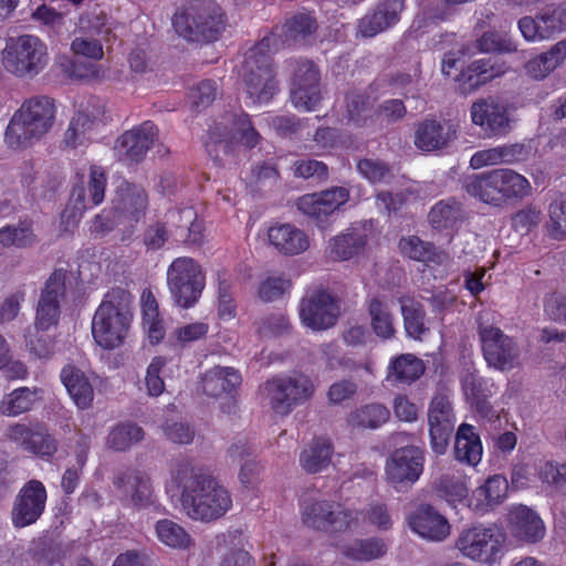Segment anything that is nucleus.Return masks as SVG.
I'll list each match as a JSON object with an SVG mask.
<instances>
[{
  "mask_svg": "<svg viewBox=\"0 0 566 566\" xmlns=\"http://www.w3.org/2000/svg\"><path fill=\"white\" fill-rule=\"evenodd\" d=\"M172 481L180 490L181 507L191 520L212 522L222 517L231 507L232 501L227 489L188 460L177 462Z\"/></svg>",
  "mask_w": 566,
  "mask_h": 566,
  "instance_id": "nucleus-1",
  "label": "nucleus"
},
{
  "mask_svg": "<svg viewBox=\"0 0 566 566\" xmlns=\"http://www.w3.org/2000/svg\"><path fill=\"white\" fill-rule=\"evenodd\" d=\"M133 319V297L123 289L111 290L92 319V335L104 349L120 346Z\"/></svg>",
  "mask_w": 566,
  "mask_h": 566,
  "instance_id": "nucleus-2",
  "label": "nucleus"
},
{
  "mask_svg": "<svg viewBox=\"0 0 566 566\" xmlns=\"http://www.w3.org/2000/svg\"><path fill=\"white\" fill-rule=\"evenodd\" d=\"M55 112V103L48 96L25 99L7 126L4 143L18 149L41 139L53 127Z\"/></svg>",
  "mask_w": 566,
  "mask_h": 566,
  "instance_id": "nucleus-3",
  "label": "nucleus"
},
{
  "mask_svg": "<svg viewBox=\"0 0 566 566\" xmlns=\"http://www.w3.org/2000/svg\"><path fill=\"white\" fill-rule=\"evenodd\" d=\"M469 196L494 207L523 199L531 195L526 177L509 168H496L470 176L464 184Z\"/></svg>",
  "mask_w": 566,
  "mask_h": 566,
  "instance_id": "nucleus-4",
  "label": "nucleus"
},
{
  "mask_svg": "<svg viewBox=\"0 0 566 566\" xmlns=\"http://www.w3.org/2000/svg\"><path fill=\"white\" fill-rule=\"evenodd\" d=\"M361 518V511L329 500L308 501L301 509L302 523L311 530L324 533L355 531L359 527Z\"/></svg>",
  "mask_w": 566,
  "mask_h": 566,
  "instance_id": "nucleus-5",
  "label": "nucleus"
},
{
  "mask_svg": "<svg viewBox=\"0 0 566 566\" xmlns=\"http://www.w3.org/2000/svg\"><path fill=\"white\" fill-rule=\"evenodd\" d=\"M48 60V46L40 38H7L1 52L4 69L19 77L39 74Z\"/></svg>",
  "mask_w": 566,
  "mask_h": 566,
  "instance_id": "nucleus-6",
  "label": "nucleus"
},
{
  "mask_svg": "<svg viewBox=\"0 0 566 566\" xmlns=\"http://www.w3.org/2000/svg\"><path fill=\"white\" fill-rule=\"evenodd\" d=\"M264 390L272 410L276 415L287 416L313 397L315 386L307 375L300 373L273 377L264 384Z\"/></svg>",
  "mask_w": 566,
  "mask_h": 566,
  "instance_id": "nucleus-7",
  "label": "nucleus"
},
{
  "mask_svg": "<svg viewBox=\"0 0 566 566\" xmlns=\"http://www.w3.org/2000/svg\"><path fill=\"white\" fill-rule=\"evenodd\" d=\"M270 42L271 38H261L253 48H250V101L252 104H268L279 91L270 54Z\"/></svg>",
  "mask_w": 566,
  "mask_h": 566,
  "instance_id": "nucleus-8",
  "label": "nucleus"
},
{
  "mask_svg": "<svg viewBox=\"0 0 566 566\" xmlns=\"http://www.w3.org/2000/svg\"><path fill=\"white\" fill-rule=\"evenodd\" d=\"M167 284L176 304L188 308L199 300L205 275L195 260L177 258L167 270Z\"/></svg>",
  "mask_w": 566,
  "mask_h": 566,
  "instance_id": "nucleus-9",
  "label": "nucleus"
},
{
  "mask_svg": "<svg viewBox=\"0 0 566 566\" xmlns=\"http://www.w3.org/2000/svg\"><path fill=\"white\" fill-rule=\"evenodd\" d=\"M478 335L483 357L489 366L505 371L518 364L521 350L517 343L500 327L479 323Z\"/></svg>",
  "mask_w": 566,
  "mask_h": 566,
  "instance_id": "nucleus-10",
  "label": "nucleus"
},
{
  "mask_svg": "<svg viewBox=\"0 0 566 566\" xmlns=\"http://www.w3.org/2000/svg\"><path fill=\"white\" fill-rule=\"evenodd\" d=\"M424 452L416 446L396 449L386 461V481L396 491L411 488L423 473Z\"/></svg>",
  "mask_w": 566,
  "mask_h": 566,
  "instance_id": "nucleus-11",
  "label": "nucleus"
},
{
  "mask_svg": "<svg viewBox=\"0 0 566 566\" xmlns=\"http://www.w3.org/2000/svg\"><path fill=\"white\" fill-rule=\"evenodd\" d=\"M74 59L59 55L55 60L61 72L71 80H93L99 77V66L93 62H81L78 57L101 60L104 55L103 43L97 38H74L71 42Z\"/></svg>",
  "mask_w": 566,
  "mask_h": 566,
  "instance_id": "nucleus-12",
  "label": "nucleus"
},
{
  "mask_svg": "<svg viewBox=\"0 0 566 566\" xmlns=\"http://www.w3.org/2000/svg\"><path fill=\"white\" fill-rule=\"evenodd\" d=\"M172 25L178 35H218L227 29L224 13L218 6L180 10L172 17Z\"/></svg>",
  "mask_w": 566,
  "mask_h": 566,
  "instance_id": "nucleus-13",
  "label": "nucleus"
},
{
  "mask_svg": "<svg viewBox=\"0 0 566 566\" xmlns=\"http://www.w3.org/2000/svg\"><path fill=\"white\" fill-rule=\"evenodd\" d=\"M455 547L464 557L491 565L500 556L501 539L494 528L475 525L461 531Z\"/></svg>",
  "mask_w": 566,
  "mask_h": 566,
  "instance_id": "nucleus-14",
  "label": "nucleus"
},
{
  "mask_svg": "<svg viewBox=\"0 0 566 566\" xmlns=\"http://www.w3.org/2000/svg\"><path fill=\"white\" fill-rule=\"evenodd\" d=\"M318 67L308 60L296 62L291 88V101L302 112L314 111L322 99Z\"/></svg>",
  "mask_w": 566,
  "mask_h": 566,
  "instance_id": "nucleus-15",
  "label": "nucleus"
},
{
  "mask_svg": "<svg viewBox=\"0 0 566 566\" xmlns=\"http://www.w3.org/2000/svg\"><path fill=\"white\" fill-rule=\"evenodd\" d=\"M430 444L437 454H443L455 426L452 403L443 394L434 395L428 408Z\"/></svg>",
  "mask_w": 566,
  "mask_h": 566,
  "instance_id": "nucleus-16",
  "label": "nucleus"
},
{
  "mask_svg": "<svg viewBox=\"0 0 566 566\" xmlns=\"http://www.w3.org/2000/svg\"><path fill=\"white\" fill-rule=\"evenodd\" d=\"M65 281L64 270H55L46 280L38 302L34 321L36 328L50 329L57 325L61 304L65 298Z\"/></svg>",
  "mask_w": 566,
  "mask_h": 566,
  "instance_id": "nucleus-17",
  "label": "nucleus"
},
{
  "mask_svg": "<svg viewBox=\"0 0 566 566\" xmlns=\"http://www.w3.org/2000/svg\"><path fill=\"white\" fill-rule=\"evenodd\" d=\"M470 114L472 123L489 137H502L511 130L509 108L494 97L475 101Z\"/></svg>",
  "mask_w": 566,
  "mask_h": 566,
  "instance_id": "nucleus-18",
  "label": "nucleus"
},
{
  "mask_svg": "<svg viewBox=\"0 0 566 566\" xmlns=\"http://www.w3.org/2000/svg\"><path fill=\"white\" fill-rule=\"evenodd\" d=\"M46 490L38 480H31L19 491L14 499L11 520L15 527L34 524L45 509Z\"/></svg>",
  "mask_w": 566,
  "mask_h": 566,
  "instance_id": "nucleus-19",
  "label": "nucleus"
},
{
  "mask_svg": "<svg viewBox=\"0 0 566 566\" xmlns=\"http://www.w3.org/2000/svg\"><path fill=\"white\" fill-rule=\"evenodd\" d=\"M113 483L122 500L133 507L143 509L155 503L150 478L144 471L125 470L114 478Z\"/></svg>",
  "mask_w": 566,
  "mask_h": 566,
  "instance_id": "nucleus-20",
  "label": "nucleus"
},
{
  "mask_svg": "<svg viewBox=\"0 0 566 566\" xmlns=\"http://www.w3.org/2000/svg\"><path fill=\"white\" fill-rule=\"evenodd\" d=\"M338 307L334 297L317 291L301 303L300 316L302 322L314 331L327 329L336 324Z\"/></svg>",
  "mask_w": 566,
  "mask_h": 566,
  "instance_id": "nucleus-21",
  "label": "nucleus"
},
{
  "mask_svg": "<svg viewBox=\"0 0 566 566\" xmlns=\"http://www.w3.org/2000/svg\"><path fill=\"white\" fill-rule=\"evenodd\" d=\"M157 135V127L149 120L125 132L116 140L115 149L118 157L128 163L143 160Z\"/></svg>",
  "mask_w": 566,
  "mask_h": 566,
  "instance_id": "nucleus-22",
  "label": "nucleus"
},
{
  "mask_svg": "<svg viewBox=\"0 0 566 566\" xmlns=\"http://www.w3.org/2000/svg\"><path fill=\"white\" fill-rule=\"evenodd\" d=\"M348 199L349 191L345 187H333L321 192L302 196L297 201V208L304 214L322 223Z\"/></svg>",
  "mask_w": 566,
  "mask_h": 566,
  "instance_id": "nucleus-23",
  "label": "nucleus"
},
{
  "mask_svg": "<svg viewBox=\"0 0 566 566\" xmlns=\"http://www.w3.org/2000/svg\"><path fill=\"white\" fill-rule=\"evenodd\" d=\"M504 73L502 65L493 57H482L462 66L454 76L457 90L469 95Z\"/></svg>",
  "mask_w": 566,
  "mask_h": 566,
  "instance_id": "nucleus-24",
  "label": "nucleus"
},
{
  "mask_svg": "<svg viewBox=\"0 0 566 566\" xmlns=\"http://www.w3.org/2000/svg\"><path fill=\"white\" fill-rule=\"evenodd\" d=\"M511 534L525 543L534 544L542 541L546 528L539 515L523 504L512 505L507 513Z\"/></svg>",
  "mask_w": 566,
  "mask_h": 566,
  "instance_id": "nucleus-25",
  "label": "nucleus"
},
{
  "mask_svg": "<svg viewBox=\"0 0 566 566\" xmlns=\"http://www.w3.org/2000/svg\"><path fill=\"white\" fill-rule=\"evenodd\" d=\"M457 132L450 120L424 119L416 128L415 145L424 151L441 149L457 138Z\"/></svg>",
  "mask_w": 566,
  "mask_h": 566,
  "instance_id": "nucleus-26",
  "label": "nucleus"
},
{
  "mask_svg": "<svg viewBox=\"0 0 566 566\" xmlns=\"http://www.w3.org/2000/svg\"><path fill=\"white\" fill-rule=\"evenodd\" d=\"M147 196L144 189L136 185L123 182L113 199V210L117 214L118 223L138 222L145 214Z\"/></svg>",
  "mask_w": 566,
  "mask_h": 566,
  "instance_id": "nucleus-27",
  "label": "nucleus"
},
{
  "mask_svg": "<svg viewBox=\"0 0 566 566\" xmlns=\"http://www.w3.org/2000/svg\"><path fill=\"white\" fill-rule=\"evenodd\" d=\"M408 524L419 536L431 541H443L450 533L448 520L429 504H421L413 511Z\"/></svg>",
  "mask_w": 566,
  "mask_h": 566,
  "instance_id": "nucleus-28",
  "label": "nucleus"
},
{
  "mask_svg": "<svg viewBox=\"0 0 566 566\" xmlns=\"http://www.w3.org/2000/svg\"><path fill=\"white\" fill-rule=\"evenodd\" d=\"M507 491L509 482L506 478L494 474L472 492L469 506L475 514L484 515L505 501Z\"/></svg>",
  "mask_w": 566,
  "mask_h": 566,
  "instance_id": "nucleus-29",
  "label": "nucleus"
},
{
  "mask_svg": "<svg viewBox=\"0 0 566 566\" xmlns=\"http://www.w3.org/2000/svg\"><path fill=\"white\" fill-rule=\"evenodd\" d=\"M405 8V0H381L375 9L359 21L361 35H377L387 31L399 21Z\"/></svg>",
  "mask_w": 566,
  "mask_h": 566,
  "instance_id": "nucleus-30",
  "label": "nucleus"
},
{
  "mask_svg": "<svg viewBox=\"0 0 566 566\" xmlns=\"http://www.w3.org/2000/svg\"><path fill=\"white\" fill-rule=\"evenodd\" d=\"M248 118L243 112L228 114L221 123L210 130V139L223 144V147L245 149L248 147Z\"/></svg>",
  "mask_w": 566,
  "mask_h": 566,
  "instance_id": "nucleus-31",
  "label": "nucleus"
},
{
  "mask_svg": "<svg viewBox=\"0 0 566 566\" xmlns=\"http://www.w3.org/2000/svg\"><path fill=\"white\" fill-rule=\"evenodd\" d=\"M242 378L233 367L214 366L202 374L201 390L212 398L231 395L241 384Z\"/></svg>",
  "mask_w": 566,
  "mask_h": 566,
  "instance_id": "nucleus-32",
  "label": "nucleus"
},
{
  "mask_svg": "<svg viewBox=\"0 0 566 566\" xmlns=\"http://www.w3.org/2000/svg\"><path fill=\"white\" fill-rule=\"evenodd\" d=\"M268 239L270 244L284 255L300 254L310 247L305 232L289 223L270 227Z\"/></svg>",
  "mask_w": 566,
  "mask_h": 566,
  "instance_id": "nucleus-33",
  "label": "nucleus"
},
{
  "mask_svg": "<svg viewBox=\"0 0 566 566\" xmlns=\"http://www.w3.org/2000/svg\"><path fill=\"white\" fill-rule=\"evenodd\" d=\"M399 248L405 255L424 263L430 269L444 265L449 261V254L446 251L437 248L431 242L421 240L417 235L401 238Z\"/></svg>",
  "mask_w": 566,
  "mask_h": 566,
  "instance_id": "nucleus-34",
  "label": "nucleus"
},
{
  "mask_svg": "<svg viewBox=\"0 0 566 566\" xmlns=\"http://www.w3.org/2000/svg\"><path fill=\"white\" fill-rule=\"evenodd\" d=\"M467 219L463 203L454 197L436 202L429 213L428 221L434 230H452Z\"/></svg>",
  "mask_w": 566,
  "mask_h": 566,
  "instance_id": "nucleus-35",
  "label": "nucleus"
},
{
  "mask_svg": "<svg viewBox=\"0 0 566 566\" xmlns=\"http://www.w3.org/2000/svg\"><path fill=\"white\" fill-rule=\"evenodd\" d=\"M334 453L332 441L324 437H315L300 453V465L308 474H316L327 469Z\"/></svg>",
  "mask_w": 566,
  "mask_h": 566,
  "instance_id": "nucleus-36",
  "label": "nucleus"
},
{
  "mask_svg": "<svg viewBox=\"0 0 566 566\" xmlns=\"http://www.w3.org/2000/svg\"><path fill=\"white\" fill-rule=\"evenodd\" d=\"M483 454L481 438L475 427L462 423L457 430L454 441V457L458 461L469 465H476Z\"/></svg>",
  "mask_w": 566,
  "mask_h": 566,
  "instance_id": "nucleus-37",
  "label": "nucleus"
},
{
  "mask_svg": "<svg viewBox=\"0 0 566 566\" xmlns=\"http://www.w3.org/2000/svg\"><path fill=\"white\" fill-rule=\"evenodd\" d=\"M422 359L413 354L394 357L387 368V380L394 385H410L424 374Z\"/></svg>",
  "mask_w": 566,
  "mask_h": 566,
  "instance_id": "nucleus-38",
  "label": "nucleus"
},
{
  "mask_svg": "<svg viewBox=\"0 0 566 566\" xmlns=\"http://www.w3.org/2000/svg\"><path fill=\"white\" fill-rule=\"evenodd\" d=\"M374 106L375 101L369 94L350 91L345 95V114L343 117L347 124L364 127L373 120L376 114Z\"/></svg>",
  "mask_w": 566,
  "mask_h": 566,
  "instance_id": "nucleus-39",
  "label": "nucleus"
},
{
  "mask_svg": "<svg viewBox=\"0 0 566 566\" xmlns=\"http://www.w3.org/2000/svg\"><path fill=\"white\" fill-rule=\"evenodd\" d=\"M61 380L75 405L86 409L93 401V387L82 370L74 366H65L61 371Z\"/></svg>",
  "mask_w": 566,
  "mask_h": 566,
  "instance_id": "nucleus-40",
  "label": "nucleus"
},
{
  "mask_svg": "<svg viewBox=\"0 0 566 566\" xmlns=\"http://www.w3.org/2000/svg\"><path fill=\"white\" fill-rule=\"evenodd\" d=\"M367 244V234L364 231L347 229L329 241V256L336 261H347L358 255Z\"/></svg>",
  "mask_w": 566,
  "mask_h": 566,
  "instance_id": "nucleus-41",
  "label": "nucleus"
},
{
  "mask_svg": "<svg viewBox=\"0 0 566 566\" xmlns=\"http://www.w3.org/2000/svg\"><path fill=\"white\" fill-rule=\"evenodd\" d=\"M566 59V39L557 42L548 51L536 55L525 64V72L534 80H544Z\"/></svg>",
  "mask_w": 566,
  "mask_h": 566,
  "instance_id": "nucleus-42",
  "label": "nucleus"
},
{
  "mask_svg": "<svg viewBox=\"0 0 566 566\" xmlns=\"http://www.w3.org/2000/svg\"><path fill=\"white\" fill-rule=\"evenodd\" d=\"M390 418L389 409L381 403H367L352 411L347 423L358 429H378Z\"/></svg>",
  "mask_w": 566,
  "mask_h": 566,
  "instance_id": "nucleus-43",
  "label": "nucleus"
},
{
  "mask_svg": "<svg viewBox=\"0 0 566 566\" xmlns=\"http://www.w3.org/2000/svg\"><path fill=\"white\" fill-rule=\"evenodd\" d=\"M36 242L38 237L30 220H22L0 229V244L4 248L28 249Z\"/></svg>",
  "mask_w": 566,
  "mask_h": 566,
  "instance_id": "nucleus-44",
  "label": "nucleus"
},
{
  "mask_svg": "<svg viewBox=\"0 0 566 566\" xmlns=\"http://www.w3.org/2000/svg\"><path fill=\"white\" fill-rule=\"evenodd\" d=\"M399 303L407 335L415 339H421L429 331L424 324L426 312L422 304L405 296L399 298Z\"/></svg>",
  "mask_w": 566,
  "mask_h": 566,
  "instance_id": "nucleus-45",
  "label": "nucleus"
},
{
  "mask_svg": "<svg viewBox=\"0 0 566 566\" xmlns=\"http://www.w3.org/2000/svg\"><path fill=\"white\" fill-rule=\"evenodd\" d=\"M386 552L387 545L378 537L357 539L343 548V553L346 557L358 562H369L384 556Z\"/></svg>",
  "mask_w": 566,
  "mask_h": 566,
  "instance_id": "nucleus-46",
  "label": "nucleus"
},
{
  "mask_svg": "<svg viewBox=\"0 0 566 566\" xmlns=\"http://www.w3.org/2000/svg\"><path fill=\"white\" fill-rule=\"evenodd\" d=\"M156 536L166 546L186 549L192 545L191 536L187 531L171 520H160L155 525Z\"/></svg>",
  "mask_w": 566,
  "mask_h": 566,
  "instance_id": "nucleus-47",
  "label": "nucleus"
},
{
  "mask_svg": "<svg viewBox=\"0 0 566 566\" xmlns=\"http://www.w3.org/2000/svg\"><path fill=\"white\" fill-rule=\"evenodd\" d=\"M145 432L136 423L126 422L113 428L107 436V446L115 451H126L144 439Z\"/></svg>",
  "mask_w": 566,
  "mask_h": 566,
  "instance_id": "nucleus-48",
  "label": "nucleus"
},
{
  "mask_svg": "<svg viewBox=\"0 0 566 566\" xmlns=\"http://www.w3.org/2000/svg\"><path fill=\"white\" fill-rule=\"evenodd\" d=\"M36 401V391L21 387L8 394L0 401V412L3 416L15 417L29 411Z\"/></svg>",
  "mask_w": 566,
  "mask_h": 566,
  "instance_id": "nucleus-49",
  "label": "nucleus"
},
{
  "mask_svg": "<svg viewBox=\"0 0 566 566\" xmlns=\"http://www.w3.org/2000/svg\"><path fill=\"white\" fill-rule=\"evenodd\" d=\"M368 313L370 315V323L374 333L382 339L391 338L395 334V328L392 324V315L389 312L387 304L378 297H373L368 302Z\"/></svg>",
  "mask_w": 566,
  "mask_h": 566,
  "instance_id": "nucleus-50",
  "label": "nucleus"
},
{
  "mask_svg": "<svg viewBox=\"0 0 566 566\" xmlns=\"http://www.w3.org/2000/svg\"><path fill=\"white\" fill-rule=\"evenodd\" d=\"M549 221L547 233L554 240H563L566 235V196L555 199L548 208Z\"/></svg>",
  "mask_w": 566,
  "mask_h": 566,
  "instance_id": "nucleus-51",
  "label": "nucleus"
},
{
  "mask_svg": "<svg viewBox=\"0 0 566 566\" xmlns=\"http://www.w3.org/2000/svg\"><path fill=\"white\" fill-rule=\"evenodd\" d=\"M358 172L370 184L388 182L392 178L389 164L371 158H363L357 161Z\"/></svg>",
  "mask_w": 566,
  "mask_h": 566,
  "instance_id": "nucleus-52",
  "label": "nucleus"
},
{
  "mask_svg": "<svg viewBox=\"0 0 566 566\" xmlns=\"http://www.w3.org/2000/svg\"><path fill=\"white\" fill-rule=\"evenodd\" d=\"M437 492L439 496L443 497L452 505L458 502H463L469 494L468 488L462 480L448 474L439 479Z\"/></svg>",
  "mask_w": 566,
  "mask_h": 566,
  "instance_id": "nucleus-53",
  "label": "nucleus"
},
{
  "mask_svg": "<svg viewBox=\"0 0 566 566\" xmlns=\"http://www.w3.org/2000/svg\"><path fill=\"white\" fill-rule=\"evenodd\" d=\"M48 329L29 328L25 334V342L29 350L39 358H48L53 354L54 342L53 338L46 334Z\"/></svg>",
  "mask_w": 566,
  "mask_h": 566,
  "instance_id": "nucleus-54",
  "label": "nucleus"
},
{
  "mask_svg": "<svg viewBox=\"0 0 566 566\" xmlns=\"http://www.w3.org/2000/svg\"><path fill=\"white\" fill-rule=\"evenodd\" d=\"M88 208V200L86 198V188L83 182L75 184L72 188L70 201L62 214L63 221L67 223H77L83 216V212Z\"/></svg>",
  "mask_w": 566,
  "mask_h": 566,
  "instance_id": "nucleus-55",
  "label": "nucleus"
},
{
  "mask_svg": "<svg viewBox=\"0 0 566 566\" xmlns=\"http://www.w3.org/2000/svg\"><path fill=\"white\" fill-rule=\"evenodd\" d=\"M29 441L33 443H28L25 451L42 458L51 457L57 449L55 439L40 424L34 426Z\"/></svg>",
  "mask_w": 566,
  "mask_h": 566,
  "instance_id": "nucleus-56",
  "label": "nucleus"
},
{
  "mask_svg": "<svg viewBox=\"0 0 566 566\" xmlns=\"http://www.w3.org/2000/svg\"><path fill=\"white\" fill-rule=\"evenodd\" d=\"M32 559L42 566H55L62 556L61 547L46 539H38L32 543L30 548Z\"/></svg>",
  "mask_w": 566,
  "mask_h": 566,
  "instance_id": "nucleus-57",
  "label": "nucleus"
},
{
  "mask_svg": "<svg viewBox=\"0 0 566 566\" xmlns=\"http://www.w3.org/2000/svg\"><path fill=\"white\" fill-rule=\"evenodd\" d=\"M292 287V282L284 274L266 277L259 286V297L264 302L281 298Z\"/></svg>",
  "mask_w": 566,
  "mask_h": 566,
  "instance_id": "nucleus-58",
  "label": "nucleus"
},
{
  "mask_svg": "<svg viewBox=\"0 0 566 566\" xmlns=\"http://www.w3.org/2000/svg\"><path fill=\"white\" fill-rule=\"evenodd\" d=\"M209 326L202 322H196L177 327L171 334L170 339L175 345L185 347L192 342L206 337Z\"/></svg>",
  "mask_w": 566,
  "mask_h": 566,
  "instance_id": "nucleus-59",
  "label": "nucleus"
},
{
  "mask_svg": "<svg viewBox=\"0 0 566 566\" xmlns=\"http://www.w3.org/2000/svg\"><path fill=\"white\" fill-rule=\"evenodd\" d=\"M167 365V359L163 356H156L151 359L146 370L145 384L149 396L158 397L165 390V382L161 377L163 369Z\"/></svg>",
  "mask_w": 566,
  "mask_h": 566,
  "instance_id": "nucleus-60",
  "label": "nucleus"
},
{
  "mask_svg": "<svg viewBox=\"0 0 566 566\" xmlns=\"http://www.w3.org/2000/svg\"><path fill=\"white\" fill-rule=\"evenodd\" d=\"M538 478L543 483L554 486L566 495V464L546 461L538 469Z\"/></svg>",
  "mask_w": 566,
  "mask_h": 566,
  "instance_id": "nucleus-61",
  "label": "nucleus"
},
{
  "mask_svg": "<svg viewBox=\"0 0 566 566\" xmlns=\"http://www.w3.org/2000/svg\"><path fill=\"white\" fill-rule=\"evenodd\" d=\"M284 30L292 35H312L318 30L316 18L310 12H297L286 19Z\"/></svg>",
  "mask_w": 566,
  "mask_h": 566,
  "instance_id": "nucleus-62",
  "label": "nucleus"
},
{
  "mask_svg": "<svg viewBox=\"0 0 566 566\" xmlns=\"http://www.w3.org/2000/svg\"><path fill=\"white\" fill-rule=\"evenodd\" d=\"M92 128L85 117L74 115L64 135L65 144L72 148L84 145L91 138Z\"/></svg>",
  "mask_w": 566,
  "mask_h": 566,
  "instance_id": "nucleus-63",
  "label": "nucleus"
},
{
  "mask_svg": "<svg viewBox=\"0 0 566 566\" xmlns=\"http://www.w3.org/2000/svg\"><path fill=\"white\" fill-rule=\"evenodd\" d=\"M293 175L296 178H315L317 181H325L328 178V167L316 159H301L293 164Z\"/></svg>",
  "mask_w": 566,
  "mask_h": 566,
  "instance_id": "nucleus-64",
  "label": "nucleus"
}]
</instances>
